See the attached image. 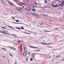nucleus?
<instances>
[{"label": "nucleus", "instance_id": "f257e3e1", "mask_svg": "<svg viewBox=\"0 0 64 64\" xmlns=\"http://www.w3.org/2000/svg\"><path fill=\"white\" fill-rule=\"evenodd\" d=\"M27 51H24V52L23 55L24 56H26V55H27Z\"/></svg>", "mask_w": 64, "mask_h": 64}, {"label": "nucleus", "instance_id": "f03ea898", "mask_svg": "<svg viewBox=\"0 0 64 64\" xmlns=\"http://www.w3.org/2000/svg\"><path fill=\"white\" fill-rule=\"evenodd\" d=\"M24 10H26V11H30V10L28 8H24Z\"/></svg>", "mask_w": 64, "mask_h": 64}, {"label": "nucleus", "instance_id": "7ed1b4c3", "mask_svg": "<svg viewBox=\"0 0 64 64\" xmlns=\"http://www.w3.org/2000/svg\"><path fill=\"white\" fill-rule=\"evenodd\" d=\"M35 54H32V56L33 58L35 59Z\"/></svg>", "mask_w": 64, "mask_h": 64}, {"label": "nucleus", "instance_id": "20e7f679", "mask_svg": "<svg viewBox=\"0 0 64 64\" xmlns=\"http://www.w3.org/2000/svg\"><path fill=\"white\" fill-rule=\"evenodd\" d=\"M10 49L12 50H15L16 49V48L12 47H10Z\"/></svg>", "mask_w": 64, "mask_h": 64}, {"label": "nucleus", "instance_id": "39448f33", "mask_svg": "<svg viewBox=\"0 0 64 64\" xmlns=\"http://www.w3.org/2000/svg\"><path fill=\"white\" fill-rule=\"evenodd\" d=\"M12 36H14V37H17V36H16V34H12Z\"/></svg>", "mask_w": 64, "mask_h": 64}, {"label": "nucleus", "instance_id": "423d86ee", "mask_svg": "<svg viewBox=\"0 0 64 64\" xmlns=\"http://www.w3.org/2000/svg\"><path fill=\"white\" fill-rule=\"evenodd\" d=\"M16 29H18L19 30H21V28H20L16 27Z\"/></svg>", "mask_w": 64, "mask_h": 64}, {"label": "nucleus", "instance_id": "0eeeda50", "mask_svg": "<svg viewBox=\"0 0 64 64\" xmlns=\"http://www.w3.org/2000/svg\"><path fill=\"white\" fill-rule=\"evenodd\" d=\"M27 31H28V32H30V33H31V32L32 33H34V34H35V33H35V32H32L28 30H27Z\"/></svg>", "mask_w": 64, "mask_h": 64}, {"label": "nucleus", "instance_id": "6e6552de", "mask_svg": "<svg viewBox=\"0 0 64 64\" xmlns=\"http://www.w3.org/2000/svg\"><path fill=\"white\" fill-rule=\"evenodd\" d=\"M34 16H38V14H34Z\"/></svg>", "mask_w": 64, "mask_h": 64}, {"label": "nucleus", "instance_id": "1a4fd4ad", "mask_svg": "<svg viewBox=\"0 0 64 64\" xmlns=\"http://www.w3.org/2000/svg\"><path fill=\"white\" fill-rule=\"evenodd\" d=\"M20 10H23V8H22V7H21V8H20Z\"/></svg>", "mask_w": 64, "mask_h": 64}, {"label": "nucleus", "instance_id": "9d476101", "mask_svg": "<svg viewBox=\"0 0 64 64\" xmlns=\"http://www.w3.org/2000/svg\"><path fill=\"white\" fill-rule=\"evenodd\" d=\"M30 48H34V46H30Z\"/></svg>", "mask_w": 64, "mask_h": 64}, {"label": "nucleus", "instance_id": "9b49d317", "mask_svg": "<svg viewBox=\"0 0 64 64\" xmlns=\"http://www.w3.org/2000/svg\"><path fill=\"white\" fill-rule=\"evenodd\" d=\"M43 23H44V22H42V23H40L39 24L41 25H43Z\"/></svg>", "mask_w": 64, "mask_h": 64}, {"label": "nucleus", "instance_id": "f8f14e48", "mask_svg": "<svg viewBox=\"0 0 64 64\" xmlns=\"http://www.w3.org/2000/svg\"><path fill=\"white\" fill-rule=\"evenodd\" d=\"M44 32H49L48 31L46 30H44Z\"/></svg>", "mask_w": 64, "mask_h": 64}, {"label": "nucleus", "instance_id": "ddd939ff", "mask_svg": "<svg viewBox=\"0 0 64 64\" xmlns=\"http://www.w3.org/2000/svg\"><path fill=\"white\" fill-rule=\"evenodd\" d=\"M19 11L20 12H21V13H22V10H19Z\"/></svg>", "mask_w": 64, "mask_h": 64}, {"label": "nucleus", "instance_id": "4468645a", "mask_svg": "<svg viewBox=\"0 0 64 64\" xmlns=\"http://www.w3.org/2000/svg\"><path fill=\"white\" fill-rule=\"evenodd\" d=\"M28 8H31V6H28Z\"/></svg>", "mask_w": 64, "mask_h": 64}, {"label": "nucleus", "instance_id": "2eb2a0df", "mask_svg": "<svg viewBox=\"0 0 64 64\" xmlns=\"http://www.w3.org/2000/svg\"><path fill=\"white\" fill-rule=\"evenodd\" d=\"M0 33H4V32L1 31H0Z\"/></svg>", "mask_w": 64, "mask_h": 64}, {"label": "nucleus", "instance_id": "dca6fc26", "mask_svg": "<svg viewBox=\"0 0 64 64\" xmlns=\"http://www.w3.org/2000/svg\"><path fill=\"white\" fill-rule=\"evenodd\" d=\"M38 48V47H35L34 46V48Z\"/></svg>", "mask_w": 64, "mask_h": 64}, {"label": "nucleus", "instance_id": "f3484780", "mask_svg": "<svg viewBox=\"0 0 64 64\" xmlns=\"http://www.w3.org/2000/svg\"><path fill=\"white\" fill-rule=\"evenodd\" d=\"M3 50H6V49L5 48H2Z\"/></svg>", "mask_w": 64, "mask_h": 64}, {"label": "nucleus", "instance_id": "a211bd4d", "mask_svg": "<svg viewBox=\"0 0 64 64\" xmlns=\"http://www.w3.org/2000/svg\"><path fill=\"white\" fill-rule=\"evenodd\" d=\"M8 26V27H9L10 28H11V26Z\"/></svg>", "mask_w": 64, "mask_h": 64}, {"label": "nucleus", "instance_id": "6ab92c4d", "mask_svg": "<svg viewBox=\"0 0 64 64\" xmlns=\"http://www.w3.org/2000/svg\"><path fill=\"white\" fill-rule=\"evenodd\" d=\"M53 7H57V6H54V5H53L52 6Z\"/></svg>", "mask_w": 64, "mask_h": 64}, {"label": "nucleus", "instance_id": "aec40b11", "mask_svg": "<svg viewBox=\"0 0 64 64\" xmlns=\"http://www.w3.org/2000/svg\"><path fill=\"white\" fill-rule=\"evenodd\" d=\"M21 28L22 29H24V28H23L22 27H21Z\"/></svg>", "mask_w": 64, "mask_h": 64}, {"label": "nucleus", "instance_id": "412c9836", "mask_svg": "<svg viewBox=\"0 0 64 64\" xmlns=\"http://www.w3.org/2000/svg\"><path fill=\"white\" fill-rule=\"evenodd\" d=\"M11 29H13V30H14V28L13 27H11V28H10Z\"/></svg>", "mask_w": 64, "mask_h": 64}, {"label": "nucleus", "instance_id": "4be33fe9", "mask_svg": "<svg viewBox=\"0 0 64 64\" xmlns=\"http://www.w3.org/2000/svg\"><path fill=\"white\" fill-rule=\"evenodd\" d=\"M41 43H42V44H45V43L43 42H41Z\"/></svg>", "mask_w": 64, "mask_h": 64}, {"label": "nucleus", "instance_id": "5701e85b", "mask_svg": "<svg viewBox=\"0 0 64 64\" xmlns=\"http://www.w3.org/2000/svg\"><path fill=\"white\" fill-rule=\"evenodd\" d=\"M14 1H15V2H18V1L16 0H14Z\"/></svg>", "mask_w": 64, "mask_h": 64}, {"label": "nucleus", "instance_id": "b1692460", "mask_svg": "<svg viewBox=\"0 0 64 64\" xmlns=\"http://www.w3.org/2000/svg\"><path fill=\"white\" fill-rule=\"evenodd\" d=\"M34 13H31V14L32 15H34Z\"/></svg>", "mask_w": 64, "mask_h": 64}, {"label": "nucleus", "instance_id": "393cba45", "mask_svg": "<svg viewBox=\"0 0 64 64\" xmlns=\"http://www.w3.org/2000/svg\"><path fill=\"white\" fill-rule=\"evenodd\" d=\"M30 61H32V60H33V59L32 58H30Z\"/></svg>", "mask_w": 64, "mask_h": 64}, {"label": "nucleus", "instance_id": "a878e982", "mask_svg": "<svg viewBox=\"0 0 64 64\" xmlns=\"http://www.w3.org/2000/svg\"><path fill=\"white\" fill-rule=\"evenodd\" d=\"M26 14H27V15H29V13H28V12L26 13Z\"/></svg>", "mask_w": 64, "mask_h": 64}, {"label": "nucleus", "instance_id": "bb28decb", "mask_svg": "<svg viewBox=\"0 0 64 64\" xmlns=\"http://www.w3.org/2000/svg\"><path fill=\"white\" fill-rule=\"evenodd\" d=\"M42 15H43V16H47V15H46L44 14H42Z\"/></svg>", "mask_w": 64, "mask_h": 64}, {"label": "nucleus", "instance_id": "cd10ccee", "mask_svg": "<svg viewBox=\"0 0 64 64\" xmlns=\"http://www.w3.org/2000/svg\"><path fill=\"white\" fill-rule=\"evenodd\" d=\"M56 30H58V28H55Z\"/></svg>", "mask_w": 64, "mask_h": 64}, {"label": "nucleus", "instance_id": "c85d7f7f", "mask_svg": "<svg viewBox=\"0 0 64 64\" xmlns=\"http://www.w3.org/2000/svg\"><path fill=\"white\" fill-rule=\"evenodd\" d=\"M10 4L12 6H13V4H12V3H11Z\"/></svg>", "mask_w": 64, "mask_h": 64}, {"label": "nucleus", "instance_id": "c756f323", "mask_svg": "<svg viewBox=\"0 0 64 64\" xmlns=\"http://www.w3.org/2000/svg\"><path fill=\"white\" fill-rule=\"evenodd\" d=\"M35 4H36V5H37V4H38L36 3V2H35Z\"/></svg>", "mask_w": 64, "mask_h": 64}, {"label": "nucleus", "instance_id": "7c9ffc66", "mask_svg": "<svg viewBox=\"0 0 64 64\" xmlns=\"http://www.w3.org/2000/svg\"><path fill=\"white\" fill-rule=\"evenodd\" d=\"M23 48H24V50H25V46H24Z\"/></svg>", "mask_w": 64, "mask_h": 64}, {"label": "nucleus", "instance_id": "2f4dec72", "mask_svg": "<svg viewBox=\"0 0 64 64\" xmlns=\"http://www.w3.org/2000/svg\"><path fill=\"white\" fill-rule=\"evenodd\" d=\"M45 2L46 3H47V1L46 0L45 1Z\"/></svg>", "mask_w": 64, "mask_h": 64}, {"label": "nucleus", "instance_id": "473e14b6", "mask_svg": "<svg viewBox=\"0 0 64 64\" xmlns=\"http://www.w3.org/2000/svg\"><path fill=\"white\" fill-rule=\"evenodd\" d=\"M8 3L9 4H10L12 3L11 2H8Z\"/></svg>", "mask_w": 64, "mask_h": 64}, {"label": "nucleus", "instance_id": "72a5a7b5", "mask_svg": "<svg viewBox=\"0 0 64 64\" xmlns=\"http://www.w3.org/2000/svg\"><path fill=\"white\" fill-rule=\"evenodd\" d=\"M60 56H57L56 57H57V58H58V57H60Z\"/></svg>", "mask_w": 64, "mask_h": 64}, {"label": "nucleus", "instance_id": "f704fd0d", "mask_svg": "<svg viewBox=\"0 0 64 64\" xmlns=\"http://www.w3.org/2000/svg\"><path fill=\"white\" fill-rule=\"evenodd\" d=\"M10 54V56H11V57L13 56L12 55H11V54Z\"/></svg>", "mask_w": 64, "mask_h": 64}, {"label": "nucleus", "instance_id": "c9c22d12", "mask_svg": "<svg viewBox=\"0 0 64 64\" xmlns=\"http://www.w3.org/2000/svg\"><path fill=\"white\" fill-rule=\"evenodd\" d=\"M50 44H46V45H50Z\"/></svg>", "mask_w": 64, "mask_h": 64}, {"label": "nucleus", "instance_id": "e433bc0d", "mask_svg": "<svg viewBox=\"0 0 64 64\" xmlns=\"http://www.w3.org/2000/svg\"><path fill=\"white\" fill-rule=\"evenodd\" d=\"M40 51V50H36V51Z\"/></svg>", "mask_w": 64, "mask_h": 64}, {"label": "nucleus", "instance_id": "4c0bfd02", "mask_svg": "<svg viewBox=\"0 0 64 64\" xmlns=\"http://www.w3.org/2000/svg\"><path fill=\"white\" fill-rule=\"evenodd\" d=\"M17 10H18V11H19V10H20L19 8H17Z\"/></svg>", "mask_w": 64, "mask_h": 64}, {"label": "nucleus", "instance_id": "58836bf2", "mask_svg": "<svg viewBox=\"0 0 64 64\" xmlns=\"http://www.w3.org/2000/svg\"><path fill=\"white\" fill-rule=\"evenodd\" d=\"M16 21V22H19V20H17Z\"/></svg>", "mask_w": 64, "mask_h": 64}, {"label": "nucleus", "instance_id": "ea45409f", "mask_svg": "<svg viewBox=\"0 0 64 64\" xmlns=\"http://www.w3.org/2000/svg\"><path fill=\"white\" fill-rule=\"evenodd\" d=\"M2 28H3V29H5V28H4V27H2Z\"/></svg>", "mask_w": 64, "mask_h": 64}, {"label": "nucleus", "instance_id": "a19ab883", "mask_svg": "<svg viewBox=\"0 0 64 64\" xmlns=\"http://www.w3.org/2000/svg\"><path fill=\"white\" fill-rule=\"evenodd\" d=\"M12 23H14V24H16V23L15 22H12Z\"/></svg>", "mask_w": 64, "mask_h": 64}, {"label": "nucleus", "instance_id": "79ce46f5", "mask_svg": "<svg viewBox=\"0 0 64 64\" xmlns=\"http://www.w3.org/2000/svg\"><path fill=\"white\" fill-rule=\"evenodd\" d=\"M20 3L22 4V5H24V4H23V3H22V2H21Z\"/></svg>", "mask_w": 64, "mask_h": 64}, {"label": "nucleus", "instance_id": "37998d69", "mask_svg": "<svg viewBox=\"0 0 64 64\" xmlns=\"http://www.w3.org/2000/svg\"><path fill=\"white\" fill-rule=\"evenodd\" d=\"M51 30H54V29H52Z\"/></svg>", "mask_w": 64, "mask_h": 64}, {"label": "nucleus", "instance_id": "c03bdc74", "mask_svg": "<svg viewBox=\"0 0 64 64\" xmlns=\"http://www.w3.org/2000/svg\"><path fill=\"white\" fill-rule=\"evenodd\" d=\"M32 8H35V6H32Z\"/></svg>", "mask_w": 64, "mask_h": 64}, {"label": "nucleus", "instance_id": "a18cd8bd", "mask_svg": "<svg viewBox=\"0 0 64 64\" xmlns=\"http://www.w3.org/2000/svg\"><path fill=\"white\" fill-rule=\"evenodd\" d=\"M28 54H30V52H29L28 53Z\"/></svg>", "mask_w": 64, "mask_h": 64}, {"label": "nucleus", "instance_id": "49530a36", "mask_svg": "<svg viewBox=\"0 0 64 64\" xmlns=\"http://www.w3.org/2000/svg\"><path fill=\"white\" fill-rule=\"evenodd\" d=\"M24 33H25V34H26V32H24Z\"/></svg>", "mask_w": 64, "mask_h": 64}, {"label": "nucleus", "instance_id": "de8ad7c7", "mask_svg": "<svg viewBox=\"0 0 64 64\" xmlns=\"http://www.w3.org/2000/svg\"><path fill=\"white\" fill-rule=\"evenodd\" d=\"M34 9H34V8L33 9H32V11H34Z\"/></svg>", "mask_w": 64, "mask_h": 64}, {"label": "nucleus", "instance_id": "09e8293b", "mask_svg": "<svg viewBox=\"0 0 64 64\" xmlns=\"http://www.w3.org/2000/svg\"><path fill=\"white\" fill-rule=\"evenodd\" d=\"M13 18L14 19H15V17H13Z\"/></svg>", "mask_w": 64, "mask_h": 64}, {"label": "nucleus", "instance_id": "8fccbe9b", "mask_svg": "<svg viewBox=\"0 0 64 64\" xmlns=\"http://www.w3.org/2000/svg\"><path fill=\"white\" fill-rule=\"evenodd\" d=\"M44 45H47V43H44Z\"/></svg>", "mask_w": 64, "mask_h": 64}, {"label": "nucleus", "instance_id": "3c124183", "mask_svg": "<svg viewBox=\"0 0 64 64\" xmlns=\"http://www.w3.org/2000/svg\"><path fill=\"white\" fill-rule=\"evenodd\" d=\"M2 3L3 4H4V2H2Z\"/></svg>", "mask_w": 64, "mask_h": 64}, {"label": "nucleus", "instance_id": "603ef678", "mask_svg": "<svg viewBox=\"0 0 64 64\" xmlns=\"http://www.w3.org/2000/svg\"><path fill=\"white\" fill-rule=\"evenodd\" d=\"M31 34L30 33H28V34Z\"/></svg>", "mask_w": 64, "mask_h": 64}, {"label": "nucleus", "instance_id": "864d4df0", "mask_svg": "<svg viewBox=\"0 0 64 64\" xmlns=\"http://www.w3.org/2000/svg\"><path fill=\"white\" fill-rule=\"evenodd\" d=\"M28 1H29V2H30L31 1V0H28Z\"/></svg>", "mask_w": 64, "mask_h": 64}, {"label": "nucleus", "instance_id": "5fc2aeb1", "mask_svg": "<svg viewBox=\"0 0 64 64\" xmlns=\"http://www.w3.org/2000/svg\"><path fill=\"white\" fill-rule=\"evenodd\" d=\"M34 52H36V51H37V50H35L34 51Z\"/></svg>", "mask_w": 64, "mask_h": 64}, {"label": "nucleus", "instance_id": "6e6d98bb", "mask_svg": "<svg viewBox=\"0 0 64 64\" xmlns=\"http://www.w3.org/2000/svg\"><path fill=\"white\" fill-rule=\"evenodd\" d=\"M39 25V26L40 27H42V26H40L39 25Z\"/></svg>", "mask_w": 64, "mask_h": 64}, {"label": "nucleus", "instance_id": "4d7b16f0", "mask_svg": "<svg viewBox=\"0 0 64 64\" xmlns=\"http://www.w3.org/2000/svg\"><path fill=\"white\" fill-rule=\"evenodd\" d=\"M4 33L5 34H7V32H4Z\"/></svg>", "mask_w": 64, "mask_h": 64}, {"label": "nucleus", "instance_id": "13d9d810", "mask_svg": "<svg viewBox=\"0 0 64 64\" xmlns=\"http://www.w3.org/2000/svg\"><path fill=\"white\" fill-rule=\"evenodd\" d=\"M47 47H50V46H46Z\"/></svg>", "mask_w": 64, "mask_h": 64}, {"label": "nucleus", "instance_id": "bf43d9fd", "mask_svg": "<svg viewBox=\"0 0 64 64\" xmlns=\"http://www.w3.org/2000/svg\"><path fill=\"white\" fill-rule=\"evenodd\" d=\"M14 64H17V63L15 62V63H14Z\"/></svg>", "mask_w": 64, "mask_h": 64}, {"label": "nucleus", "instance_id": "052dcab7", "mask_svg": "<svg viewBox=\"0 0 64 64\" xmlns=\"http://www.w3.org/2000/svg\"><path fill=\"white\" fill-rule=\"evenodd\" d=\"M27 60H28V59H26V61H27Z\"/></svg>", "mask_w": 64, "mask_h": 64}, {"label": "nucleus", "instance_id": "680f3d73", "mask_svg": "<svg viewBox=\"0 0 64 64\" xmlns=\"http://www.w3.org/2000/svg\"><path fill=\"white\" fill-rule=\"evenodd\" d=\"M60 2H61V1H59V3H60Z\"/></svg>", "mask_w": 64, "mask_h": 64}, {"label": "nucleus", "instance_id": "e2e57ef3", "mask_svg": "<svg viewBox=\"0 0 64 64\" xmlns=\"http://www.w3.org/2000/svg\"><path fill=\"white\" fill-rule=\"evenodd\" d=\"M26 34H28V33H27V32H26Z\"/></svg>", "mask_w": 64, "mask_h": 64}, {"label": "nucleus", "instance_id": "0e129e2a", "mask_svg": "<svg viewBox=\"0 0 64 64\" xmlns=\"http://www.w3.org/2000/svg\"><path fill=\"white\" fill-rule=\"evenodd\" d=\"M16 24H19V23H16Z\"/></svg>", "mask_w": 64, "mask_h": 64}, {"label": "nucleus", "instance_id": "69168bd1", "mask_svg": "<svg viewBox=\"0 0 64 64\" xmlns=\"http://www.w3.org/2000/svg\"><path fill=\"white\" fill-rule=\"evenodd\" d=\"M36 11V10H34V11Z\"/></svg>", "mask_w": 64, "mask_h": 64}, {"label": "nucleus", "instance_id": "338daca9", "mask_svg": "<svg viewBox=\"0 0 64 64\" xmlns=\"http://www.w3.org/2000/svg\"><path fill=\"white\" fill-rule=\"evenodd\" d=\"M64 59H63V60H62V61H64Z\"/></svg>", "mask_w": 64, "mask_h": 64}, {"label": "nucleus", "instance_id": "774afa93", "mask_svg": "<svg viewBox=\"0 0 64 64\" xmlns=\"http://www.w3.org/2000/svg\"><path fill=\"white\" fill-rule=\"evenodd\" d=\"M38 18H40V16H38Z\"/></svg>", "mask_w": 64, "mask_h": 64}]
</instances>
